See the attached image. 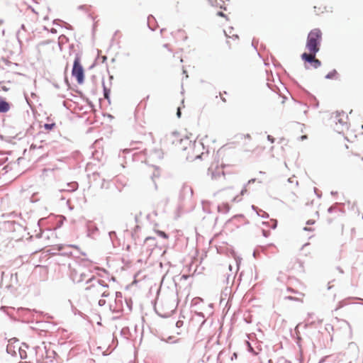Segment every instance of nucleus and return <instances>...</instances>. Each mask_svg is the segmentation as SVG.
<instances>
[{"label": "nucleus", "mask_w": 363, "mask_h": 363, "mask_svg": "<svg viewBox=\"0 0 363 363\" xmlns=\"http://www.w3.org/2000/svg\"><path fill=\"white\" fill-rule=\"evenodd\" d=\"M167 143L177 151L186 152V158L189 160L200 157V155L195 151V142L186 135L173 133L167 138Z\"/></svg>", "instance_id": "1"}, {"label": "nucleus", "mask_w": 363, "mask_h": 363, "mask_svg": "<svg viewBox=\"0 0 363 363\" xmlns=\"http://www.w3.org/2000/svg\"><path fill=\"white\" fill-rule=\"evenodd\" d=\"M347 142L348 141L345 138L339 141L335 147V153L350 164L362 166L363 157L360 158V155L354 152L356 151V144L353 142H349L350 144L348 145Z\"/></svg>", "instance_id": "2"}, {"label": "nucleus", "mask_w": 363, "mask_h": 363, "mask_svg": "<svg viewBox=\"0 0 363 363\" xmlns=\"http://www.w3.org/2000/svg\"><path fill=\"white\" fill-rule=\"evenodd\" d=\"M323 33L319 28L311 30L307 37L306 48L308 52H318L322 41Z\"/></svg>", "instance_id": "3"}, {"label": "nucleus", "mask_w": 363, "mask_h": 363, "mask_svg": "<svg viewBox=\"0 0 363 363\" xmlns=\"http://www.w3.org/2000/svg\"><path fill=\"white\" fill-rule=\"evenodd\" d=\"M72 74L76 78L78 84H81L84 80V70L79 57H76L73 64Z\"/></svg>", "instance_id": "4"}, {"label": "nucleus", "mask_w": 363, "mask_h": 363, "mask_svg": "<svg viewBox=\"0 0 363 363\" xmlns=\"http://www.w3.org/2000/svg\"><path fill=\"white\" fill-rule=\"evenodd\" d=\"M211 178L216 179L221 175H224L223 167L220 166L218 162H213L208 169Z\"/></svg>", "instance_id": "5"}, {"label": "nucleus", "mask_w": 363, "mask_h": 363, "mask_svg": "<svg viewBox=\"0 0 363 363\" xmlns=\"http://www.w3.org/2000/svg\"><path fill=\"white\" fill-rule=\"evenodd\" d=\"M160 315L162 317L167 318L171 316L176 310V306L174 303L169 304L167 306L162 305L160 306Z\"/></svg>", "instance_id": "6"}, {"label": "nucleus", "mask_w": 363, "mask_h": 363, "mask_svg": "<svg viewBox=\"0 0 363 363\" xmlns=\"http://www.w3.org/2000/svg\"><path fill=\"white\" fill-rule=\"evenodd\" d=\"M224 33L227 38V43L230 47L233 45V42L238 41L239 39L238 35L236 33H234L233 28H229L228 30H225Z\"/></svg>", "instance_id": "7"}, {"label": "nucleus", "mask_w": 363, "mask_h": 363, "mask_svg": "<svg viewBox=\"0 0 363 363\" xmlns=\"http://www.w3.org/2000/svg\"><path fill=\"white\" fill-rule=\"evenodd\" d=\"M317 52H309L308 53L304 52L302 54L301 58L303 60L311 64L312 62H313V60H315V54Z\"/></svg>", "instance_id": "8"}, {"label": "nucleus", "mask_w": 363, "mask_h": 363, "mask_svg": "<svg viewBox=\"0 0 363 363\" xmlns=\"http://www.w3.org/2000/svg\"><path fill=\"white\" fill-rule=\"evenodd\" d=\"M10 104L5 100L0 99V113H6L10 109Z\"/></svg>", "instance_id": "9"}, {"label": "nucleus", "mask_w": 363, "mask_h": 363, "mask_svg": "<svg viewBox=\"0 0 363 363\" xmlns=\"http://www.w3.org/2000/svg\"><path fill=\"white\" fill-rule=\"evenodd\" d=\"M337 72L335 69H333V71L330 72L326 75V78L330 79H335V78H337Z\"/></svg>", "instance_id": "10"}, {"label": "nucleus", "mask_w": 363, "mask_h": 363, "mask_svg": "<svg viewBox=\"0 0 363 363\" xmlns=\"http://www.w3.org/2000/svg\"><path fill=\"white\" fill-rule=\"evenodd\" d=\"M9 88L6 86L4 82H0V91H8Z\"/></svg>", "instance_id": "11"}, {"label": "nucleus", "mask_w": 363, "mask_h": 363, "mask_svg": "<svg viewBox=\"0 0 363 363\" xmlns=\"http://www.w3.org/2000/svg\"><path fill=\"white\" fill-rule=\"evenodd\" d=\"M155 233L159 236L162 237L164 239H168V238H169V236L164 231L157 230H155Z\"/></svg>", "instance_id": "12"}, {"label": "nucleus", "mask_w": 363, "mask_h": 363, "mask_svg": "<svg viewBox=\"0 0 363 363\" xmlns=\"http://www.w3.org/2000/svg\"><path fill=\"white\" fill-rule=\"evenodd\" d=\"M311 66L314 68H318L321 65V62L319 60L316 59L315 60H313V62H312L311 64Z\"/></svg>", "instance_id": "13"}, {"label": "nucleus", "mask_w": 363, "mask_h": 363, "mask_svg": "<svg viewBox=\"0 0 363 363\" xmlns=\"http://www.w3.org/2000/svg\"><path fill=\"white\" fill-rule=\"evenodd\" d=\"M54 127H55V123H46L44 125V128L48 130H52Z\"/></svg>", "instance_id": "14"}, {"label": "nucleus", "mask_w": 363, "mask_h": 363, "mask_svg": "<svg viewBox=\"0 0 363 363\" xmlns=\"http://www.w3.org/2000/svg\"><path fill=\"white\" fill-rule=\"evenodd\" d=\"M246 345L248 347L249 351L252 352L254 354H257V352H255L252 346L250 345V343L248 341H246Z\"/></svg>", "instance_id": "15"}, {"label": "nucleus", "mask_w": 363, "mask_h": 363, "mask_svg": "<svg viewBox=\"0 0 363 363\" xmlns=\"http://www.w3.org/2000/svg\"><path fill=\"white\" fill-rule=\"evenodd\" d=\"M108 94L109 90H108L106 88H104V97L107 99H108Z\"/></svg>", "instance_id": "16"}, {"label": "nucleus", "mask_w": 363, "mask_h": 363, "mask_svg": "<svg viewBox=\"0 0 363 363\" xmlns=\"http://www.w3.org/2000/svg\"><path fill=\"white\" fill-rule=\"evenodd\" d=\"M220 96L221 100H222L223 102H226V101H227V99H225V96H223V94L220 93Z\"/></svg>", "instance_id": "17"}, {"label": "nucleus", "mask_w": 363, "mask_h": 363, "mask_svg": "<svg viewBox=\"0 0 363 363\" xmlns=\"http://www.w3.org/2000/svg\"><path fill=\"white\" fill-rule=\"evenodd\" d=\"M176 325H177V327H179H179H181V326L183 325V321H182V320H178V321L177 322V324H176Z\"/></svg>", "instance_id": "18"}, {"label": "nucleus", "mask_w": 363, "mask_h": 363, "mask_svg": "<svg viewBox=\"0 0 363 363\" xmlns=\"http://www.w3.org/2000/svg\"><path fill=\"white\" fill-rule=\"evenodd\" d=\"M267 138H268V140H269L271 143H274V138H273L272 136H271V135H268V136H267Z\"/></svg>", "instance_id": "19"}, {"label": "nucleus", "mask_w": 363, "mask_h": 363, "mask_svg": "<svg viewBox=\"0 0 363 363\" xmlns=\"http://www.w3.org/2000/svg\"><path fill=\"white\" fill-rule=\"evenodd\" d=\"M155 240V238H152V237H147V238H145V242H147V241H148V240Z\"/></svg>", "instance_id": "20"}, {"label": "nucleus", "mask_w": 363, "mask_h": 363, "mask_svg": "<svg viewBox=\"0 0 363 363\" xmlns=\"http://www.w3.org/2000/svg\"><path fill=\"white\" fill-rule=\"evenodd\" d=\"M180 115H181V111H180V109H179V108H178V110H177V116H178L179 117H180Z\"/></svg>", "instance_id": "21"}, {"label": "nucleus", "mask_w": 363, "mask_h": 363, "mask_svg": "<svg viewBox=\"0 0 363 363\" xmlns=\"http://www.w3.org/2000/svg\"><path fill=\"white\" fill-rule=\"evenodd\" d=\"M306 138H307V136H306V135H302V136L301 137V140H303L304 139H306Z\"/></svg>", "instance_id": "22"}, {"label": "nucleus", "mask_w": 363, "mask_h": 363, "mask_svg": "<svg viewBox=\"0 0 363 363\" xmlns=\"http://www.w3.org/2000/svg\"><path fill=\"white\" fill-rule=\"evenodd\" d=\"M218 15L221 16H224V14L222 12H218Z\"/></svg>", "instance_id": "23"}, {"label": "nucleus", "mask_w": 363, "mask_h": 363, "mask_svg": "<svg viewBox=\"0 0 363 363\" xmlns=\"http://www.w3.org/2000/svg\"><path fill=\"white\" fill-rule=\"evenodd\" d=\"M308 224H313L314 223V221H311V220H308L307 222Z\"/></svg>", "instance_id": "24"}, {"label": "nucleus", "mask_w": 363, "mask_h": 363, "mask_svg": "<svg viewBox=\"0 0 363 363\" xmlns=\"http://www.w3.org/2000/svg\"><path fill=\"white\" fill-rule=\"evenodd\" d=\"M34 148H35V145H31L30 149H34Z\"/></svg>", "instance_id": "25"}, {"label": "nucleus", "mask_w": 363, "mask_h": 363, "mask_svg": "<svg viewBox=\"0 0 363 363\" xmlns=\"http://www.w3.org/2000/svg\"><path fill=\"white\" fill-rule=\"evenodd\" d=\"M337 363H340V362H342V360L339 357H337Z\"/></svg>", "instance_id": "26"}]
</instances>
